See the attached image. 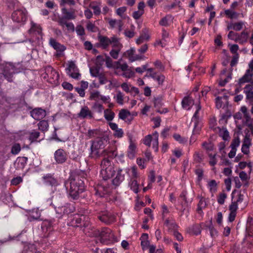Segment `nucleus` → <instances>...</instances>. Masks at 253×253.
<instances>
[{
	"mask_svg": "<svg viewBox=\"0 0 253 253\" xmlns=\"http://www.w3.org/2000/svg\"><path fill=\"white\" fill-rule=\"evenodd\" d=\"M64 185L67 190H69L70 197L74 200L79 198L80 194L84 190V182L83 179L78 175L70 176L65 181Z\"/></svg>",
	"mask_w": 253,
	"mask_h": 253,
	"instance_id": "1",
	"label": "nucleus"
},
{
	"mask_svg": "<svg viewBox=\"0 0 253 253\" xmlns=\"http://www.w3.org/2000/svg\"><path fill=\"white\" fill-rule=\"evenodd\" d=\"M104 137H98L94 140L91 141V145L90 147V153L89 157L96 159L102 156H105L106 153V150H102L104 148Z\"/></svg>",
	"mask_w": 253,
	"mask_h": 253,
	"instance_id": "2",
	"label": "nucleus"
},
{
	"mask_svg": "<svg viewBox=\"0 0 253 253\" xmlns=\"http://www.w3.org/2000/svg\"><path fill=\"white\" fill-rule=\"evenodd\" d=\"M62 199H57L56 197H52V202L51 203L56 213L61 216L63 214H69L73 212L74 210V208L70 204H65L63 205Z\"/></svg>",
	"mask_w": 253,
	"mask_h": 253,
	"instance_id": "3",
	"label": "nucleus"
},
{
	"mask_svg": "<svg viewBox=\"0 0 253 253\" xmlns=\"http://www.w3.org/2000/svg\"><path fill=\"white\" fill-rule=\"evenodd\" d=\"M95 234L98 236L102 243L108 244L116 241L112 230L108 227L102 228L101 230H98Z\"/></svg>",
	"mask_w": 253,
	"mask_h": 253,
	"instance_id": "4",
	"label": "nucleus"
},
{
	"mask_svg": "<svg viewBox=\"0 0 253 253\" xmlns=\"http://www.w3.org/2000/svg\"><path fill=\"white\" fill-rule=\"evenodd\" d=\"M47 78L48 82L53 85L59 84V75L51 66H48L45 68L44 78Z\"/></svg>",
	"mask_w": 253,
	"mask_h": 253,
	"instance_id": "5",
	"label": "nucleus"
},
{
	"mask_svg": "<svg viewBox=\"0 0 253 253\" xmlns=\"http://www.w3.org/2000/svg\"><path fill=\"white\" fill-rule=\"evenodd\" d=\"M19 72V69L16 68L14 64L11 63H8L4 66L2 74L5 79L8 82H11L13 75Z\"/></svg>",
	"mask_w": 253,
	"mask_h": 253,
	"instance_id": "6",
	"label": "nucleus"
},
{
	"mask_svg": "<svg viewBox=\"0 0 253 253\" xmlns=\"http://www.w3.org/2000/svg\"><path fill=\"white\" fill-rule=\"evenodd\" d=\"M182 107L183 109L189 110L194 105L195 111H200L201 106L199 101L195 102L190 95L185 96L181 101Z\"/></svg>",
	"mask_w": 253,
	"mask_h": 253,
	"instance_id": "7",
	"label": "nucleus"
},
{
	"mask_svg": "<svg viewBox=\"0 0 253 253\" xmlns=\"http://www.w3.org/2000/svg\"><path fill=\"white\" fill-rule=\"evenodd\" d=\"M11 18L13 22L20 25L24 24L27 19L26 10L24 8L14 11L11 14Z\"/></svg>",
	"mask_w": 253,
	"mask_h": 253,
	"instance_id": "8",
	"label": "nucleus"
},
{
	"mask_svg": "<svg viewBox=\"0 0 253 253\" xmlns=\"http://www.w3.org/2000/svg\"><path fill=\"white\" fill-rule=\"evenodd\" d=\"M61 12L62 15L59 17L58 22H61L62 24H65V21L74 20L76 18L75 10L73 8H70V10H68L66 8L64 7L61 9Z\"/></svg>",
	"mask_w": 253,
	"mask_h": 253,
	"instance_id": "9",
	"label": "nucleus"
},
{
	"mask_svg": "<svg viewBox=\"0 0 253 253\" xmlns=\"http://www.w3.org/2000/svg\"><path fill=\"white\" fill-rule=\"evenodd\" d=\"M97 218L106 224H110L115 221V216L108 211L104 210L97 214Z\"/></svg>",
	"mask_w": 253,
	"mask_h": 253,
	"instance_id": "10",
	"label": "nucleus"
},
{
	"mask_svg": "<svg viewBox=\"0 0 253 253\" xmlns=\"http://www.w3.org/2000/svg\"><path fill=\"white\" fill-rule=\"evenodd\" d=\"M66 73L73 79L78 80L81 76L78 67L73 61L69 62L68 67L66 69Z\"/></svg>",
	"mask_w": 253,
	"mask_h": 253,
	"instance_id": "11",
	"label": "nucleus"
},
{
	"mask_svg": "<svg viewBox=\"0 0 253 253\" xmlns=\"http://www.w3.org/2000/svg\"><path fill=\"white\" fill-rule=\"evenodd\" d=\"M146 76L152 78L154 81H156L159 85L163 84L165 79L164 75L155 72L154 69L153 68H150L147 69Z\"/></svg>",
	"mask_w": 253,
	"mask_h": 253,
	"instance_id": "12",
	"label": "nucleus"
},
{
	"mask_svg": "<svg viewBox=\"0 0 253 253\" xmlns=\"http://www.w3.org/2000/svg\"><path fill=\"white\" fill-rule=\"evenodd\" d=\"M49 44L51 47L56 51L55 55L57 57H60L62 55V53L66 50V47L57 42L56 40L53 38L49 39Z\"/></svg>",
	"mask_w": 253,
	"mask_h": 253,
	"instance_id": "13",
	"label": "nucleus"
},
{
	"mask_svg": "<svg viewBox=\"0 0 253 253\" xmlns=\"http://www.w3.org/2000/svg\"><path fill=\"white\" fill-rule=\"evenodd\" d=\"M54 221V220H47L43 222L42 228L43 232H44V236L45 237H48L53 230L54 226L55 224Z\"/></svg>",
	"mask_w": 253,
	"mask_h": 253,
	"instance_id": "14",
	"label": "nucleus"
},
{
	"mask_svg": "<svg viewBox=\"0 0 253 253\" xmlns=\"http://www.w3.org/2000/svg\"><path fill=\"white\" fill-rule=\"evenodd\" d=\"M42 180L45 184L50 185L51 186H56L59 185V182L53 174L47 173L42 177Z\"/></svg>",
	"mask_w": 253,
	"mask_h": 253,
	"instance_id": "15",
	"label": "nucleus"
},
{
	"mask_svg": "<svg viewBox=\"0 0 253 253\" xmlns=\"http://www.w3.org/2000/svg\"><path fill=\"white\" fill-rule=\"evenodd\" d=\"M201 120L202 117L200 115L199 112H195L191 120V123L194 124L193 134L199 133L200 129L199 125Z\"/></svg>",
	"mask_w": 253,
	"mask_h": 253,
	"instance_id": "16",
	"label": "nucleus"
},
{
	"mask_svg": "<svg viewBox=\"0 0 253 253\" xmlns=\"http://www.w3.org/2000/svg\"><path fill=\"white\" fill-rule=\"evenodd\" d=\"M54 158L58 164H63L67 159V154L62 149H59L54 153Z\"/></svg>",
	"mask_w": 253,
	"mask_h": 253,
	"instance_id": "17",
	"label": "nucleus"
},
{
	"mask_svg": "<svg viewBox=\"0 0 253 253\" xmlns=\"http://www.w3.org/2000/svg\"><path fill=\"white\" fill-rule=\"evenodd\" d=\"M137 115L136 112H120L119 117L120 119L126 122H130L133 120L134 116H136Z\"/></svg>",
	"mask_w": 253,
	"mask_h": 253,
	"instance_id": "18",
	"label": "nucleus"
},
{
	"mask_svg": "<svg viewBox=\"0 0 253 253\" xmlns=\"http://www.w3.org/2000/svg\"><path fill=\"white\" fill-rule=\"evenodd\" d=\"M127 173V170L124 173L122 169H119L116 177L112 180L113 184L116 186H119L124 180L125 173Z\"/></svg>",
	"mask_w": 253,
	"mask_h": 253,
	"instance_id": "19",
	"label": "nucleus"
},
{
	"mask_svg": "<svg viewBox=\"0 0 253 253\" xmlns=\"http://www.w3.org/2000/svg\"><path fill=\"white\" fill-rule=\"evenodd\" d=\"M90 72L92 76L98 78L100 84H104L108 82V80L105 75L102 73H100L99 69L95 70V74L93 73L92 69L90 70Z\"/></svg>",
	"mask_w": 253,
	"mask_h": 253,
	"instance_id": "20",
	"label": "nucleus"
},
{
	"mask_svg": "<svg viewBox=\"0 0 253 253\" xmlns=\"http://www.w3.org/2000/svg\"><path fill=\"white\" fill-rule=\"evenodd\" d=\"M114 172L112 167H108L107 169H101V174L103 179L104 180H107L113 176Z\"/></svg>",
	"mask_w": 253,
	"mask_h": 253,
	"instance_id": "21",
	"label": "nucleus"
},
{
	"mask_svg": "<svg viewBox=\"0 0 253 253\" xmlns=\"http://www.w3.org/2000/svg\"><path fill=\"white\" fill-rule=\"evenodd\" d=\"M228 96H218L215 98V105L217 109H224L225 104L227 102Z\"/></svg>",
	"mask_w": 253,
	"mask_h": 253,
	"instance_id": "22",
	"label": "nucleus"
},
{
	"mask_svg": "<svg viewBox=\"0 0 253 253\" xmlns=\"http://www.w3.org/2000/svg\"><path fill=\"white\" fill-rule=\"evenodd\" d=\"M253 76V73L251 70H247L244 76L239 79V84L241 85L246 83H249L251 81Z\"/></svg>",
	"mask_w": 253,
	"mask_h": 253,
	"instance_id": "23",
	"label": "nucleus"
},
{
	"mask_svg": "<svg viewBox=\"0 0 253 253\" xmlns=\"http://www.w3.org/2000/svg\"><path fill=\"white\" fill-rule=\"evenodd\" d=\"M248 33L245 31H243L240 34H238L237 38L235 39V41L238 42L240 44H243L248 41Z\"/></svg>",
	"mask_w": 253,
	"mask_h": 253,
	"instance_id": "24",
	"label": "nucleus"
},
{
	"mask_svg": "<svg viewBox=\"0 0 253 253\" xmlns=\"http://www.w3.org/2000/svg\"><path fill=\"white\" fill-rule=\"evenodd\" d=\"M100 46L104 49H107L111 44L110 38L106 36H99L98 37Z\"/></svg>",
	"mask_w": 253,
	"mask_h": 253,
	"instance_id": "25",
	"label": "nucleus"
},
{
	"mask_svg": "<svg viewBox=\"0 0 253 253\" xmlns=\"http://www.w3.org/2000/svg\"><path fill=\"white\" fill-rule=\"evenodd\" d=\"M135 50L133 48H131L129 50L126 51V53L131 62L141 59L142 58L141 56L135 54Z\"/></svg>",
	"mask_w": 253,
	"mask_h": 253,
	"instance_id": "26",
	"label": "nucleus"
},
{
	"mask_svg": "<svg viewBox=\"0 0 253 253\" xmlns=\"http://www.w3.org/2000/svg\"><path fill=\"white\" fill-rule=\"evenodd\" d=\"M136 153V145L135 143H129L127 151V156L130 159H133Z\"/></svg>",
	"mask_w": 253,
	"mask_h": 253,
	"instance_id": "27",
	"label": "nucleus"
},
{
	"mask_svg": "<svg viewBox=\"0 0 253 253\" xmlns=\"http://www.w3.org/2000/svg\"><path fill=\"white\" fill-rule=\"evenodd\" d=\"M101 2H97L96 1H93L90 2L89 7L93 10V13L95 15L98 16L101 13L100 8Z\"/></svg>",
	"mask_w": 253,
	"mask_h": 253,
	"instance_id": "28",
	"label": "nucleus"
},
{
	"mask_svg": "<svg viewBox=\"0 0 253 253\" xmlns=\"http://www.w3.org/2000/svg\"><path fill=\"white\" fill-rule=\"evenodd\" d=\"M242 122L243 125L248 126L251 130L252 132L253 133V125L252 120L247 113L244 114V118Z\"/></svg>",
	"mask_w": 253,
	"mask_h": 253,
	"instance_id": "29",
	"label": "nucleus"
},
{
	"mask_svg": "<svg viewBox=\"0 0 253 253\" xmlns=\"http://www.w3.org/2000/svg\"><path fill=\"white\" fill-rule=\"evenodd\" d=\"M87 135L89 138L92 137H103L102 132L98 129H89L87 131Z\"/></svg>",
	"mask_w": 253,
	"mask_h": 253,
	"instance_id": "30",
	"label": "nucleus"
},
{
	"mask_svg": "<svg viewBox=\"0 0 253 253\" xmlns=\"http://www.w3.org/2000/svg\"><path fill=\"white\" fill-rule=\"evenodd\" d=\"M246 231L249 236H253V218L251 217H248L246 225Z\"/></svg>",
	"mask_w": 253,
	"mask_h": 253,
	"instance_id": "31",
	"label": "nucleus"
},
{
	"mask_svg": "<svg viewBox=\"0 0 253 253\" xmlns=\"http://www.w3.org/2000/svg\"><path fill=\"white\" fill-rule=\"evenodd\" d=\"M99 100H101L102 103L106 105L109 108H112L114 106V104L110 102L111 99L109 96H103L101 95Z\"/></svg>",
	"mask_w": 253,
	"mask_h": 253,
	"instance_id": "32",
	"label": "nucleus"
},
{
	"mask_svg": "<svg viewBox=\"0 0 253 253\" xmlns=\"http://www.w3.org/2000/svg\"><path fill=\"white\" fill-rule=\"evenodd\" d=\"M31 116L36 120L43 119L46 115V112H30Z\"/></svg>",
	"mask_w": 253,
	"mask_h": 253,
	"instance_id": "33",
	"label": "nucleus"
},
{
	"mask_svg": "<svg viewBox=\"0 0 253 253\" xmlns=\"http://www.w3.org/2000/svg\"><path fill=\"white\" fill-rule=\"evenodd\" d=\"M108 23L111 28H114L116 25H117L121 30L122 27V21L121 20H116L113 19H110L109 20Z\"/></svg>",
	"mask_w": 253,
	"mask_h": 253,
	"instance_id": "34",
	"label": "nucleus"
},
{
	"mask_svg": "<svg viewBox=\"0 0 253 253\" xmlns=\"http://www.w3.org/2000/svg\"><path fill=\"white\" fill-rule=\"evenodd\" d=\"M40 216L41 213L38 209L33 210L30 214L29 220L32 221L33 220H38Z\"/></svg>",
	"mask_w": 253,
	"mask_h": 253,
	"instance_id": "35",
	"label": "nucleus"
},
{
	"mask_svg": "<svg viewBox=\"0 0 253 253\" xmlns=\"http://www.w3.org/2000/svg\"><path fill=\"white\" fill-rule=\"evenodd\" d=\"M153 103L156 111H160V108L163 105L162 97L161 96H157L156 97H154Z\"/></svg>",
	"mask_w": 253,
	"mask_h": 253,
	"instance_id": "36",
	"label": "nucleus"
},
{
	"mask_svg": "<svg viewBox=\"0 0 253 253\" xmlns=\"http://www.w3.org/2000/svg\"><path fill=\"white\" fill-rule=\"evenodd\" d=\"M93 117V115L91 112H80L77 116V117H75L74 116L72 118V119L73 118H79L81 119H84L86 118H88L91 119Z\"/></svg>",
	"mask_w": 253,
	"mask_h": 253,
	"instance_id": "37",
	"label": "nucleus"
},
{
	"mask_svg": "<svg viewBox=\"0 0 253 253\" xmlns=\"http://www.w3.org/2000/svg\"><path fill=\"white\" fill-rule=\"evenodd\" d=\"M206 229H208L210 231L211 236L212 237H214L217 236V231L214 229L211 220L210 221L209 224L205 226Z\"/></svg>",
	"mask_w": 253,
	"mask_h": 253,
	"instance_id": "38",
	"label": "nucleus"
},
{
	"mask_svg": "<svg viewBox=\"0 0 253 253\" xmlns=\"http://www.w3.org/2000/svg\"><path fill=\"white\" fill-rule=\"evenodd\" d=\"M124 95L120 91L117 92L116 94L114 95V98L116 102L120 104L123 105L124 103Z\"/></svg>",
	"mask_w": 253,
	"mask_h": 253,
	"instance_id": "39",
	"label": "nucleus"
},
{
	"mask_svg": "<svg viewBox=\"0 0 253 253\" xmlns=\"http://www.w3.org/2000/svg\"><path fill=\"white\" fill-rule=\"evenodd\" d=\"M129 186L130 189L135 193L138 192V184L136 179H131L130 181L129 182Z\"/></svg>",
	"mask_w": 253,
	"mask_h": 253,
	"instance_id": "40",
	"label": "nucleus"
},
{
	"mask_svg": "<svg viewBox=\"0 0 253 253\" xmlns=\"http://www.w3.org/2000/svg\"><path fill=\"white\" fill-rule=\"evenodd\" d=\"M64 22L65 24H62L61 22L58 23V24L63 28L66 26L67 30L69 31H71L72 32H74L75 31V26L72 22H68L67 21H65Z\"/></svg>",
	"mask_w": 253,
	"mask_h": 253,
	"instance_id": "41",
	"label": "nucleus"
},
{
	"mask_svg": "<svg viewBox=\"0 0 253 253\" xmlns=\"http://www.w3.org/2000/svg\"><path fill=\"white\" fill-rule=\"evenodd\" d=\"M105 209V206L101 202H97L94 205V210L96 212V215L97 214L102 211H103Z\"/></svg>",
	"mask_w": 253,
	"mask_h": 253,
	"instance_id": "42",
	"label": "nucleus"
},
{
	"mask_svg": "<svg viewBox=\"0 0 253 253\" xmlns=\"http://www.w3.org/2000/svg\"><path fill=\"white\" fill-rule=\"evenodd\" d=\"M171 18V16L167 15L165 17H163L159 21V24L163 26H168L169 25V21Z\"/></svg>",
	"mask_w": 253,
	"mask_h": 253,
	"instance_id": "43",
	"label": "nucleus"
},
{
	"mask_svg": "<svg viewBox=\"0 0 253 253\" xmlns=\"http://www.w3.org/2000/svg\"><path fill=\"white\" fill-rule=\"evenodd\" d=\"M135 73L130 68H128L126 71L123 72L121 76L126 78H131L134 76Z\"/></svg>",
	"mask_w": 253,
	"mask_h": 253,
	"instance_id": "44",
	"label": "nucleus"
},
{
	"mask_svg": "<svg viewBox=\"0 0 253 253\" xmlns=\"http://www.w3.org/2000/svg\"><path fill=\"white\" fill-rule=\"evenodd\" d=\"M48 126V122L45 120H42L40 121L38 124V127L39 129L42 131L46 130L47 129Z\"/></svg>",
	"mask_w": 253,
	"mask_h": 253,
	"instance_id": "45",
	"label": "nucleus"
},
{
	"mask_svg": "<svg viewBox=\"0 0 253 253\" xmlns=\"http://www.w3.org/2000/svg\"><path fill=\"white\" fill-rule=\"evenodd\" d=\"M101 97V94L98 91H94L90 92L89 99L95 101H98Z\"/></svg>",
	"mask_w": 253,
	"mask_h": 253,
	"instance_id": "46",
	"label": "nucleus"
},
{
	"mask_svg": "<svg viewBox=\"0 0 253 253\" xmlns=\"http://www.w3.org/2000/svg\"><path fill=\"white\" fill-rule=\"evenodd\" d=\"M87 30L91 32H96L98 31V28L95 25V24L90 21H88L87 23L86 27Z\"/></svg>",
	"mask_w": 253,
	"mask_h": 253,
	"instance_id": "47",
	"label": "nucleus"
},
{
	"mask_svg": "<svg viewBox=\"0 0 253 253\" xmlns=\"http://www.w3.org/2000/svg\"><path fill=\"white\" fill-rule=\"evenodd\" d=\"M20 150V145L19 143H15L11 147V153L13 155H17Z\"/></svg>",
	"mask_w": 253,
	"mask_h": 253,
	"instance_id": "48",
	"label": "nucleus"
},
{
	"mask_svg": "<svg viewBox=\"0 0 253 253\" xmlns=\"http://www.w3.org/2000/svg\"><path fill=\"white\" fill-rule=\"evenodd\" d=\"M231 78L232 77L231 74H229L226 76V77L224 79H222V78H221L219 82V85L222 87L224 86L225 84L230 81Z\"/></svg>",
	"mask_w": 253,
	"mask_h": 253,
	"instance_id": "49",
	"label": "nucleus"
},
{
	"mask_svg": "<svg viewBox=\"0 0 253 253\" xmlns=\"http://www.w3.org/2000/svg\"><path fill=\"white\" fill-rule=\"evenodd\" d=\"M39 136L40 132L34 130L30 133L29 139L32 142L36 141Z\"/></svg>",
	"mask_w": 253,
	"mask_h": 253,
	"instance_id": "50",
	"label": "nucleus"
},
{
	"mask_svg": "<svg viewBox=\"0 0 253 253\" xmlns=\"http://www.w3.org/2000/svg\"><path fill=\"white\" fill-rule=\"evenodd\" d=\"M225 14L230 19H233L236 18L238 16V13L229 9L226 10L225 11Z\"/></svg>",
	"mask_w": 253,
	"mask_h": 253,
	"instance_id": "51",
	"label": "nucleus"
},
{
	"mask_svg": "<svg viewBox=\"0 0 253 253\" xmlns=\"http://www.w3.org/2000/svg\"><path fill=\"white\" fill-rule=\"evenodd\" d=\"M220 135L222 137L223 139L224 140H228L229 137V132L227 131L226 129H223L222 130H220Z\"/></svg>",
	"mask_w": 253,
	"mask_h": 253,
	"instance_id": "52",
	"label": "nucleus"
},
{
	"mask_svg": "<svg viewBox=\"0 0 253 253\" xmlns=\"http://www.w3.org/2000/svg\"><path fill=\"white\" fill-rule=\"evenodd\" d=\"M108 167H112L111 162L108 159L104 158L101 163V169H107Z\"/></svg>",
	"mask_w": 253,
	"mask_h": 253,
	"instance_id": "53",
	"label": "nucleus"
},
{
	"mask_svg": "<svg viewBox=\"0 0 253 253\" xmlns=\"http://www.w3.org/2000/svg\"><path fill=\"white\" fill-rule=\"evenodd\" d=\"M240 139L238 137L234 138L230 145V147L231 148L236 149V148L238 147L240 145Z\"/></svg>",
	"mask_w": 253,
	"mask_h": 253,
	"instance_id": "54",
	"label": "nucleus"
},
{
	"mask_svg": "<svg viewBox=\"0 0 253 253\" xmlns=\"http://www.w3.org/2000/svg\"><path fill=\"white\" fill-rule=\"evenodd\" d=\"M243 25L244 23L242 21L234 23L233 24V29L236 31H239L243 28Z\"/></svg>",
	"mask_w": 253,
	"mask_h": 253,
	"instance_id": "55",
	"label": "nucleus"
},
{
	"mask_svg": "<svg viewBox=\"0 0 253 253\" xmlns=\"http://www.w3.org/2000/svg\"><path fill=\"white\" fill-rule=\"evenodd\" d=\"M68 4L70 6H74L76 4L75 0H61L60 5L61 6H64L65 4Z\"/></svg>",
	"mask_w": 253,
	"mask_h": 253,
	"instance_id": "56",
	"label": "nucleus"
},
{
	"mask_svg": "<svg viewBox=\"0 0 253 253\" xmlns=\"http://www.w3.org/2000/svg\"><path fill=\"white\" fill-rule=\"evenodd\" d=\"M117 69H120L123 72L127 70L129 68L126 63L121 64L120 62L118 61L116 63Z\"/></svg>",
	"mask_w": 253,
	"mask_h": 253,
	"instance_id": "57",
	"label": "nucleus"
},
{
	"mask_svg": "<svg viewBox=\"0 0 253 253\" xmlns=\"http://www.w3.org/2000/svg\"><path fill=\"white\" fill-rule=\"evenodd\" d=\"M76 31L78 36H83L85 35V31L82 25H78L76 28Z\"/></svg>",
	"mask_w": 253,
	"mask_h": 253,
	"instance_id": "58",
	"label": "nucleus"
},
{
	"mask_svg": "<svg viewBox=\"0 0 253 253\" xmlns=\"http://www.w3.org/2000/svg\"><path fill=\"white\" fill-rule=\"evenodd\" d=\"M104 117L107 121H112L115 116L114 112H104Z\"/></svg>",
	"mask_w": 253,
	"mask_h": 253,
	"instance_id": "59",
	"label": "nucleus"
},
{
	"mask_svg": "<svg viewBox=\"0 0 253 253\" xmlns=\"http://www.w3.org/2000/svg\"><path fill=\"white\" fill-rule=\"evenodd\" d=\"M192 231L195 235H198L201 233V226L200 224L194 225L192 227Z\"/></svg>",
	"mask_w": 253,
	"mask_h": 253,
	"instance_id": "60",
	"label": "nucleus"
},
{
	"mask_svg": "<svg viewBox=\"0 0 253 253\" xmlns=\"http://www.w3.org/2000/svg\"><path fill=\"white\" fill-rule=\"evenodd\" d=\"M227 197V195L224 193H220L217 199L218 203L220 205H223L224 203L225 199Z\"/></svg>",
	"mask_w": 253,
	"mask_h": 253,
	"instance_id": "61",
	"label": "nucleus"
},
{
	"mask_svg": "<svg viewBox=\"0 0 253 253\" xmlns=\"http://www.w3.org/2000/svg\"><path fill=\"white\" fill-rule=\"evenodd\" d=\"M239 55L238 54L234 55L230 62V66L233 67L238 63Z\"/></svg>",
	"mask_w": 253,
	"mask_h": 253,
	"instance_id": "62",
	"label": "nucleus"
},
{
	"mask_svg": "<svg viewBox=\"0 0 253 253\" xmlns=\"http://www.w3.org/2000/svg\"><path fill=\"white\" fill-rule=\"evenodd\" d=\"M147 65H143L141 67H138L135 68V70L136 72L139 73V74H142L144 71H147L148 68H147Z\"/></svg>",
	"mask_w": 253,
	"mask_h": 253,
	"instance_id": "63",
	"label": "nucleus"
},
{
	"mask_svg": "<svg viewBox=\"0 0 253 253\" xmlns=\"http://www.w3.org/2000/svg\"><path fill=\"white\" fill-rule=\"evenodd\" d=\"M62 86L64 89L69 91H71L73 89V85L68 82H64L62 84Z\"/></svg>",
	"mask_w": 253,
	"mask_h": 253,
	"instance_id": "64",
	"label": "nucleus"
}]
</instances>
